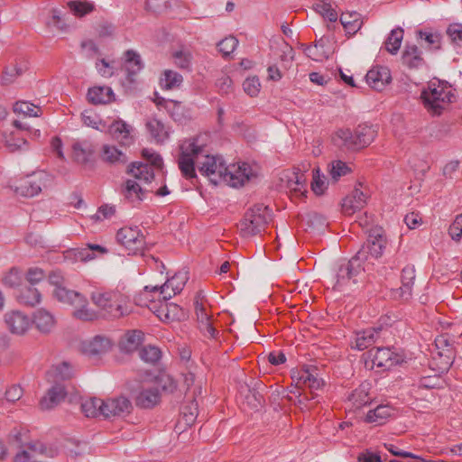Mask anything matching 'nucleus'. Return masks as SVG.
Masks as SVG:
<instances>
[{"instance_id":"obj_2","label":"nucleus","mask_w":462,"mask_h":462,"mask_svg":"<svg viewBox=\"0 0 462 462\" xmlns=\"http://www.w3.org/2000/svg\"><path fill=\"white\" fill-rule=\"evenodd\" d=\"M92 302L98 307L104 316L120 318L127 314V299L118 291H97L91 293Z\"/></svg>"},{"instance_id":"obj_37","label":"nucleus","mask_w":462,"mask_h":462,"mask_svg":"<svg viewBox=\"0 0 462 462\" xmlns=\"http://www.w3.org/2000/svg\"><path fill=\"white\" fill-rule=\"evenodd\" d=\"M287 187L297 196H303L307 192V177L300 170L292 172L291 177L287 180Z\"/></svg>"},{"instance_id":"obj_52","label":"nucleus","mask_w":462,"mask_h":462,"mask_svg":"<svg viewBox=\"0 0 462 462\" xmlns=\"http://www.w3.org/2000/svg\"><path fill=\"white\" fill-rule=\"evenodd\" d=\"M5 144L10 152H15L28 149L27 141L15 133H11L5 136Z\"/></svg>"},{"instance_id":"obj_47","label":"nucleus","mask_w":462,"mask_h":462,"mask_svg":"<svg viewBox=\"0 0 462 462\" xmlns=\"http://www.w3.org/2000/svg\"><path fill=\"white\" fill-rule=\"evenodd\" d=\"M102 159L109 163H125L127 156L116 146L104 145L102 148Z\"/></svg>"},{"instance_id":"obj_38","label":"nucleus","mask_w":462,"mask_h":462,"mask_svg":"<svg viewBox=\"0 0 462 462\" xmlns=\"http://www.w3.org/2000/svg\"><path fill=\"white\" fill-rule=\"evenodd\" d=\"M393 408L389 405H378L374 410L367 412L365 421L383 425L393 414Z\"/></svg>"},{"instance_id":"obj_30","label":"nucleus","mask_w":462,"mask_h":462,"mask_svg":"<svg viewBox=\"0 0 462 462\" xmlns=\"http://www.w3.org/2000/svg\"><path fill=\"white\" fill-rule=\"evenodd\" d=\"M356 137L355 130L352 131L349 128L338 129L333 137V141L338 147L347 151H358L357 140Z\"/></svg>"},{"instance_id":"obj_55","label":"nucleus","mask_w":462,"mask_h":462,"mask_svg":"<svg viewBox=\"0 0 462 462\" xmlns=\"http://www.w3.org/2000/svg\"><path fill=\"white\" fill-rule=\"evenodd\" d=\"M139 356L145 363L154 365L161 359L162 352L159 347L148 345L140 350Z\"/></svg>"},{"instance_id":"obj_63","label":"nucleus","mask_w":462,"mask_h":462,"mask_svg":"<svg viewBox=\"0 0 462 462\" xmlns=\"http://www.w3.org/2000/svg\"><path fill=\"white\" fill-rule=\"evenodd\" d=\"M451 42L457 46H462V23H452L447 29Z\"/></svg>"},{"instance_id":"obj_32","label":"nucleus","mask_w":462,"mask_h":462,"mask_svg":"<svg viewBox=\"0 0 462 462\" xmlns=\"http://www.w3.org/2000/svg\"><path fill=\"white\" fill-rule=\"evenodd\" d=\"M127 172L131 174L135 180H137L144 183H150L154 178L152 167L148 163L141 162H132L128 167Z\"/></svg>"},{"instance_id":"obj_11","label":"nucleus","mask_w":462,"mask_h":462,"mask_svg":"<svg viewBox=\"0 0 462 462\" xmlns=\"http://www.w3.org/2000/svg\"><path fill=\"white\" fill-rule=\"evenodd\" d=\"M226 165H225L223 159L220 156L204 155L202 161L199 160L198 169L199 172L208 177L209 180L217 185L222 182L223 173Z\"/></svg>"},{"instance_id":"obj_44","label":"nucleus","mask_w":462,"mask_h":462,"mask_svg":"<svg viewBox=\"0 0 462 462\" xmlns=\"http://www.w3.org/2000/svg\"><path fill=\"white\" fill-rule=\"evenodd\" d=\"M107 253V249L99 245L88 244L86 247L77 249L75 257L77 260L81 262H88L95 259L97 254H105Z\"/></svg>"},{"instance_id":"obj_13","label":"nucleus","mask_w":462,"mask_h":462,"mask_svg":"<svg viewBox=\"0 0 462 462\" xmlns=\"http://www.w3.org/2000/svg\"><path fill=\"white\" fill-rule=\"evenodd\" d=\"M132 403L125 396L103 400L101 415L105 418L123 417L131 412Z\"/></svg>"},{"instance_id":"obj_39","label":"nucleus","mask_w":462,"mask_h":462,"mask_svg":"<svg viewBox=\"0 0 462 462\" xmlns=\"http://www.w3.org/2000/svg\"><path fill=\"white\" fill-rule=\"evenodd\" d=\"M182 82L183 77L179 72L171 69H165L160 78V86L166 90L179 88Z\"/></svg>"},{"instance_id":"obj_16","label":"nucleus","mask_w":462,"mask_h":462,"mask_svg":"<svg viewBox=\"0 0 462 462\" xmlns=\"http://www.w3.org/2000/svg\"><path fill=\"white\" fill-rule=\"evenodd\" d=\"M415 280V268L412 265L405 266L402 271V286L393 291L396 300H407L411 296V288Z\"/></svg>"},{"instance_id":"obj_51","label":"nucleus","mask_w":462,"mask_h":462,"mask_svg":"<svg viewBox=\"0 0 462 462\" xmlns=\"http://www.w3.org/2000/svg\"><path fill=\"white\" fill-rule=\"evenodd\" d=\"M103 400L99 398H89L81 403V411L86 417H97L101 415Z\"/></svg>"},{"instance_id":"obj_31","label":"nucleus","mask_w":462,"mask_h":462,"mask_svg":"<svg viewBox=\"0 0 462 462\" xmlns=\"http://www.w3.org/2000/svg\"><path fill=\"white\" fill-rule=\"evenodd\" d=\"M88 100L94 105L108 104L115 100V94L110 87H93L88 91Z\"/></svg>"},{"instance_id":"obj_64","label":"nucleus","mask_w":462,"mask_h":462,"mask_svg":"<svg viewBox=\"0 0 462 462\" xmlns=\"http://www.w3.org/2000/svg\"><path fill=\"white\" fill-rule=\"evenodd\" d=\"M448 234L455 241H459L462 236V213L457 215L449 226Z\"/></svg>"},{"instance_id":"obj_34","label":"nucleus","mask_w":462,"mask_h":462,"mask_svg":"<svg viewBox=\"0 0 462 462\" xmlns=\"http://www.w3.org/2000/svg\"><path fill=\"white\" fill-rule=\"evenodd\" d=\"M73 157L74 160L80 164L88 163L93 153L94 147L88 141L76 142L72 145Z\"/></svg>"},{"instance_id":"obj_15","label":"nucleus","mask_w":462,"mask_h":462,"mask_svg":"<svg viewBox=\"0 0 462 462\" xmlns=\"http://www.w3.org/2000/svg\"><path fill=\"white\" fill-rule=\"evenodd\" d=\"M366 83L374 90L381 91L392 80L390 69L387 67H373L365 75Z\"/></svg>"},{"instance_id":"obj_59","label":"nucleus","mask_w":462,"mask_h":462,"mask_svg":"<svg viewBox=\"0 0 462 462\" xmlns=\"http://www.w3.org/2000/svg\"><path fill=\"white\" fill-rule=\"evenodd\" d=\"M71 12L79 17H82L94 10V5L88 2L71 1L68 4Z\"/></svg>"},{"instance_id":"obj_48","label":"nucleus","mask_w":462,"mask_h":462,"mask_svg":"<svg viewBox=\"0 0 462 462\" xmlns=\"http://www.w3.org/2000/svg\"><path fill=\"white\" fill-rule=\"evenodd\" d=\"M312 8L317 14L329 22H336L337 20V13L331 4L326 0H318L313 4Z\"/></svg>"},{"instance_id":"obj_18","label":"nucleus","mask_w":462,"mask_h":462,"mask_svg":"<svg viewBox=\"0 0 462 462\" xmlns=\"http://www.w3.org/2000/svg\"><path fill=\"white\" fill-rule=\"evenodd\" d=\"M5 321L13 334H24L31 325V319L24 313L13 310L5 315Z\"/></svg>"},{"instance_id":"obj_23","label":"nucleus","mask_w":462,"mask_h":462,"mask_svg":"<svg viewBox=\"0 0 462 462\" xmlns=\"http://www.w3.org/2000/svg\"><path fill=\"white\" fill-rule=\"evenodd\" d=\"M187 281L186 274L176 273L171 279H168L164 284L160 287V296L163 300L171 299L180 293Z\"/></svg>"},{"instance_id":"obj_41","label":"nucleus","mask_w":462,"mask_h":462,"mask_svg":"<svg viewBox=\"0 0 462 462\" xmlns=\"http://www.w3.org/2000/svg\"><path fill=\"white\" fill-rule=\"evenodd\" d=\"M143 340V333L138 330H133L125 334L120 341V349L125 353L135 351L141 345Z\"/></svg>"},{"instance_id":"obj_14","label":"nucleus","mask_w":462,"mask_h":462,"mask_svg":"<svg viewBox=\"0 0 462 462\" xmlns=\"http://www.w3.org/2000/svg\"><path fill=\"white\" fill-rule=\"evenodd\" d=\"M150 310L164 322L180 320L185 316L182 309L179 305L175 303H169L167 300L161 302L158 307L153 304L150 307Z\"/></svg>"},{"instance_id":"obj_10","label":"nucleus","mask_w":462,"mask_h":462,"mask_svg":"<svg viewBox=\"0 0 462 462\" xmlns=\"http://www.w3.org/2000/svg\"><path fill=\"white\" fill-rule=\"evenodd\" d=\"M266 386L254 378H250L249 382H245L240 385L239 392L244 397V403L251 410H259L264 404L263 392Z\"/></svg>"},{"instance_id":"obj_19","label":"nucleus","mask_w":462,"mask_h":462,"mask_svg":"<svg viewBox=\"0 0 462 462\" xmlns=\"http://www.w3.org/2000/svg\"><path fill=\"white\" fill-rule=\"evenodd\" d=\"M29 69V62L23 58L15 60L5 67L0 77L1 85H10Z\"/></svg>"},{"instance_id":"obj_22","label":"nucleus","mask_w":462,"mask_h":462,"mask_svg":"<svg viewBox=\"0 0 462 462\" xmlns=\"http://www.w3.org/2000/svg\"><path fill=\"white\" fill-rule=\"evenodd\" d=\"M133 127L122 119L114 121L109 126V134L122 145L128 146L134 142Z\"/></svg>"},{"instance_id":"obj_42","label":"nucleus","mask_w":462,"mask_h":462,"mask_svg":"<svg viewBox=\"0 0 462 462\" xmlns=\"http://www.w3.org/2000/svg\"><path fill=\"white\" fill-rule=\"evenodd\" d=\"M340 23L346 33L351 35L357 32L363 24L360 14L356 12L342 14L340 16Z\"/></svg>"},{"instance_id":"obj_27","label":"nucleus","mask_w":462,"mask_h":462,"mask_svg":"<svg viewBox=\"0 0 462 462\" xmlns=\"http://www.w3.org/2000/svg\"><path fill=\"white\" fill-rule=\"evenodd\" d=\"M401 362V356L388 347H377L373 354V363L378 367L390 368Z\"/></svg>"},{"instance_id":"obj_54","label":"nucleus","mask_w":462,"mask_h":462,"mask_svg":"<svg viewBox=\"0 0 462 462\" xmlns=\"http://www.w3.org/2000/svg\"><path fill=\"white\" fill-rule=\"evenodd\" d=\"M175 65L182 69H191L192 54L189 51L181 49L172 53Z\"/></svg>"},{"instance_id":"obj_36","label":"nucleus","mask_w":462,"mask_h":462,"mask_svg":"<svg viewBox=\"0 0 462 462\" xmlns=\"http://www.w3.org/2000/svg\"><path fill=\"white\" fill-rule=\"evenodd\" d=\"M356 137L357 142L354 143H357L358 150H361L365 147H367L375 138L376 130L368 125H359L356 129Z\"/></svg>"},{"instance_id":"obj_25","label":"nucleus","mask_w":462,"mask_h":462,"mask_svg":"<svg viewBox=\"0 0 462 462\" xmlns=\"http://www.w3.org/2000/svg\"><path fill=\"white\" fill-rule=\"evenodd\" d=\"M402 60L411 69H418L425 65L422 51L416 45H406L402 51Z\"/></svg>"},{"instance_id":"obj_33","label":"nucleus","mask_w":462,"mask_h":462,"mask_svg":"<svg viewBox=\"0 0 462 462\" xmlns=\"http://www.w3.org/2000/svg\"><path fill=\"white\" fill-rule=\"evenodd\" d=\"M380 331H382V328H371L357 332L355 345H353L352 347L357 350H364L369 347L376 341Z\"/></svg>"},{"instance_id":"obj_60","label":"nucleus","mask_w":462,"mask_h":462,"mask_svg":"<svg viewBox=\"0 0 462 462\" xmlns=\"http://www.w3.org/2000/svg\"><path fill=\"white\" fill-rule=\"evenodd\" d=\"M420 39H423L430 50L437 51L441 47V36L437 32H419Z\"/></svg>"},{"instance_id":"obj_12","label":"nucleus","mask_w":462,"mask_h":462,"mask_svg":"<svg viewBox=\"0 0 462 462\" xmlns=\"http://www.w3.org/2000/svg\"><path fill=\"white\" fill-rule=\"evenodd\" d=\"M226 169L222 181L234 188L244 186L253 176V171L246 162L230 164Z\"/></svg>"},{"instance_id":"obj_49","label":"nucleus","mask_w":462,"mask_h":462,"mask_svg":"<svg viewBox=\"0 0 462 462\" xmlns=\"http://www.w3.org/2000/svg\"><path fill=\"white\" fill-rule=\"evenodd\" d=\"M125 69L129 77L136 75L142 69L143 63L140 55L133 51L129 50L125 52Z\"/></svg>"},{"instance_id":"obj_5","label":"nucleus","mask_w":462,"mask_h":462,"mask_svg":"<svg viewBox=\"0 0 462 462\" xmlns=\"http://www.w3.org/2000/svg\"><path fill=\"white\" fill-rule=\"evenodd\" d=\"M180 153L178 165L181 174L186 179H193L196 175L195 163L199 165L203 147L197 143V140H186L180 145Z\"/></svg>"},{"instance_id":"obj_56","label":"nucleus","mask_w":462,"mask_h":462,"mask_svg":"<svg viewBox=\"0 0 462 462\" xmlns=\"http://www.w3.org/2000/svg\"><path fill=\"white\" fill-rule=\"evenodd\" d=\"M328 184L326 182V177L320 174L319 168H315L312 171V181L311 189L312 191L319 196L322 195L327 189Z\"/></svg>"},{"instance_id":"obj_45","label":"nucleus","mask_w":462,"mask_h":462,"mask_svg":"<svg viewBox=\"0 0 462 462\" xmlns=\"http://www.w3.org/2000/svg\"><path fill=\"white\" fill-rule=\"evenodd\" d=\"M369 383H361L356 389H355L348 397L349 402L353 403V406L359 409L370 402L368 395Z\"/></svg>"},{"instance_id":"obj_58","label":"nucleus","mask_w":462,"mask_h":462,"mask_svg":"<svg viewBox=\"0 0 462 462\" xmlns=\"http://www.w3.org/2000/svg\"><path fill=\"white\" fill-rule=\"evenodd\" d=\"M351 169L342 161H335L331 163L329 170L330 176L334 181H337L341 177L347 175Z\"/></svg>"},{"instance_id":"obj_46","label":"nucleus","mask_w":462,"mask_h":462,"mask_svg":"<svg viewBox=\"0 0 462 462\" xmlns=\"http://www.w3.org/2000/svg\"><path fill=\"white\" fill-rule=\"evenodd\" d=\"M146 127L151 134L152 137L157 143H163L165 140L169 138V131L160 120L152 118L147 124Z\"/></svg>"},{"instance_id":"obj_4","label":"nucleus","mask_w":462,"mask_h":462,"mask_svg":"<svg viewBox=\"0 0 462 462\" xmlns=\"http://www.w3.org/2000/svg\"><path fill=\"white\" fill-rule=\"evenodd\" d=\"M57 300L75 308L73 317L83 321H93L98 318L97 312L88 308V300L79 292L69 289H60Z\"/></svg>"},{"instance_id":"obj_29","label":"nucleus","mask_w":462,"mask_h":462,"mask_svg":"<svg viewBox=\"0 0 462 462\" xmlns=\"http://www.w3.org/2000/svg\"><path fill=\"white\" fill-rule=\"evenodd\" d=\"M454 338L448 334H442L436 337L435 346L439 350V355L446 357L445 365L450 366L454 359Z\"/></svg>"},{"instance_id":"obj_53","label":"nucleus","mask_w":462,"mask_h":462,"mask_svg":"<svg viewBox=\"0 0 462 462\" xmlns=\"http://www.w3.org/2000/svg\"><path fill=\"white\" fill-rule=\"evenodd\" d=\"M14 112L28 116L38 117L42 115V108L26 101H17L14 105Z\"/></svg>"},{"instance_id":"obj_9","label":"nucleus","mask_w":462,"mask_h":462,"mask_svg":"<svg viewBox=\"0 0 462 462\" xmlns=\"http://www.w3.org/2000/svg\"><path fill=\"white\" fill-rule=\"evenodd\" d=\"M116 240L132 254L144 255V236L138 226H124L116 233Z\"/></svg>"},{"instance_id":"obj_21","label":"nucleus","mask_w":462,"mask_h":462,"mask_svg":"<svg viewBox=\"0 0 462 462\" xmlns=\"http://www.w3.org/2000/svg\"><path fill=\"white\" fill-rule=\"evenodd\" d=\"M366 195L359 189L356 188L342 201V212L346 216H351L355 212L361 210L366 204Z\"/></svg>"},{"instance_id":"obj_61","label":"nucleus","mask_w":462,"mask_h":462,"mask_svg":"<svg viewBox=\"0 0 462 462\" xmlns=\"http://www.w3.org/2000/svg\"><path fill=\"white\" fill-rule=\"evenodd\" d=\"M238 40L234 36L226 37L217 43L218 51L223 56L230 55L237 47Z\"/></svg>"},{"instance_id":"obj_20","label":"nucleus","mask_w":462,"mask_h":462,"mask_svg":"<svg viewBox=\"0 0 462 462\" xmlns=\"http://www.w3.org/2000/svg\"><path fill=\"white\" fill-rule=\"evenodd\" d=\"M146 190L135 180H126L121 187L125 200L134 207L139 205L145 198Z\"/></svg>"},{"instance_id":"obj_8","label":"nucleus","mask_w":462,"mask_h":462,"mask_svg":"<svg viewBox=\"0 0 462 462\" xmlns=\"http://www.w3.org/2000/svg\"><path fill=\"white\" fill-rule=\"evenodd\" d=\"M51 181V178L47 172L37 171L23 179L16 186L15 191L21 196L32 198L41 193Z\"/></svg>"},{"instance_id":"obj_35","label":"nucleus","mask_w":462,"mask_h":462,"mask_svg":"<svg viewBox=\"0 0 462 462\" xmlns=\"http://www.w3.org/2000/svg\"><path fill=\"white\" fill-rule=\"evenodd\" d=\"M16 299L23 305L34 307L41 302L42 294L32 286H24L18 291Z\"/></svg>"},{"instance_id":"obj_26","label":"nucleus","mask_w":462,"mask_h":462,"mask_svg":"<svg viewBox=\"0 0 462 462\" xmlns=\"http://www.w3.org/2000/svg\"><path fill=\"white\" fill-rule=\"evenodd\" d=\"M32 322L42 334L51 333L56 325L54 316L45 309H39L34 312Z\"/></svg>"},{"instance_id":"obj_40","label":"nucleus","mask_w":462,"mask_h":462,"mask_svg":"<svg viewBox=\"0 0 462 462\" xmlns=\"http://www.w3.org/2000/svg\"><path fill=\"white\" fill-rule=\"evenodd\" d=\"M198 402L192 400L190 403L182 407L181 417L178 421L177 428L181 429L182 425L190 427L195 422L198 417Z\"/></svg>"},{"instance_id":"obj_50","label":"nucleus","mask_w":462,"mask_h":462,"mask_svg":"<svg viewBox=\"0 0 462 462\" xmlns=\"http://www.w3.org/2000/svg\"><path fill=\"white\" fill-rule=\"evenodd\" d=\"M403 30L400 27L392 30L389 33L384 44L387 51L391 54H396L400 50L403 39Z\"/></svg>"},{"instance_id":"obj_7","label":"nucleus","mask_w":462,"mask_h":462,"mask_svg":"<svg viewBox=\"0 0 462 462\" xmlns=\"http://www.w3.org/2000/svg\"><path fill=\"white\" fill-rule=\"evenodd\" d=\"M386 245V237L381 227H374L369 230L366 242L356 254V257L363 264L369 257L377 259L383 254Z\"/></svg>"},{"instance_id":"obj_3","label":"nucleus","mask_w":462,"mask_h":462,"mask_svg":"<svg viewBox=\"0 0 462 462\" xmlns=\"http://www.w3.org/2000/svg\"><path fill=\"white\" fill-rule=\"evenodd\" d=\"M272 219L271 210L262 204L248 209L240 222L239 229L243 237H251L263 231Z\"/></svg>"},{"instance_id":"obj_28","label":"nucleus","mask_w":462,"mask_h":462,"mask_svg":"<svg viewBox=\"0 0 462 462\" xmlns=\"http://www.w3.org/2000/svg\"><path fill=\"white\" fill-rule=\"evenodd\" d=\"M160 400V389L158 387H150L139 392L135 399V403L140 408L151 409L157 405Z\"/></svg>"},{"instance_id":"obj_24","label":"nucleus","mask_w":462,"mask_h":462,"mask_svg":"<svg viewBox=\"0 0 462 462\" xmlns=\"http://www.w3.org/2000/svg\"><path fill=\"white\" fill-rule=\"evenodd\" d=\"M65 386L61 383H55L40 401L42 410H50L58 405L66 397Z\"/></svg>"},{"instance_id":"obj_1","label":"nucleus","mask_w":462,"mask_h":462,"mask_svg":"<svg viewBox=\"0 0 462 462\" xmlns=\"http://www.w3.org/2000/svg\"><path fill=\"white\" fill-rule=\"evenodd\" d=\"M424 106L433 115H440L455 98L452 87L445 81L431 80L420 94Z\"/></svg>"},{"instance_id":"obj_6","label":"nucleus","mask_w":462,"mask_h":462,"mask_svg":"<svg viewBox=\"0 0 462 462\" xmlns=\"http://www.w3.org/2000/svg\"><path fill=\"white\" fill-rule=\"evenodd\" d=\"M365 272L364 264L356 256L350 260H342L338 263L335 273L334 288L341 291L351 283H356L358 277Z\"/></svg>"},{"instance_id":"obj_43","label":"nucleus","mask_w":462,"mask_h":462,"mask_svg":"<svg viewBox=\"0 0 462 462\" xmlns=\"http://www.w3.org/2000/svg\"><path fill=\"white\" fill-rule=\"evenodd\" d=\"M171 117L180 124L186 123L189 119H190V114L189 109H187L180 102L171 100L167 104L166 110Z\"/></svg>"},{"instance_id":"obj_62","label":"nucleus","mask_w":462,"mask_h":462,"mask_svg":"<svg viewBox=\"0 0 462 462\" xmlns=\"http://www.w3.org/2000/svg\"><path fill=\"white\" fill-rule=\"evenodd\" d=\"M310 376H312V367H306L294 372L291 378L297 387H305L307 381H310Z\"/></svg>"},{"instance_id":"obj_17","label":"nucleus","mask_w":462,"mask_h":462,"mask_svg":"<svg viewBox=\"0 0 462 462\" xmlns=\"http://www.w3.org/2000/svg\"><path fill=\"white\" fill-rule=\"evenodd\" d=\"M111 341L103 336H96L90 340L83 341L81 344L82 352L90 356H99L111 349Z\"/></svg>"},{"instance_id":"obj_57","label":"nucleus","mask_w":462,"mask_h":462,"mask_svg":"<svg viewBox=\"0 0 462 462\" xmlns=\"http://www.w3.org/2000/svg\"><path fill=\"white\" fill-rule=\"evenodd\" d=\"M304 52L315 61H323L328 58V54L324 51V46L320 42L306 47Z\"/></svg>"}]
</instances>
